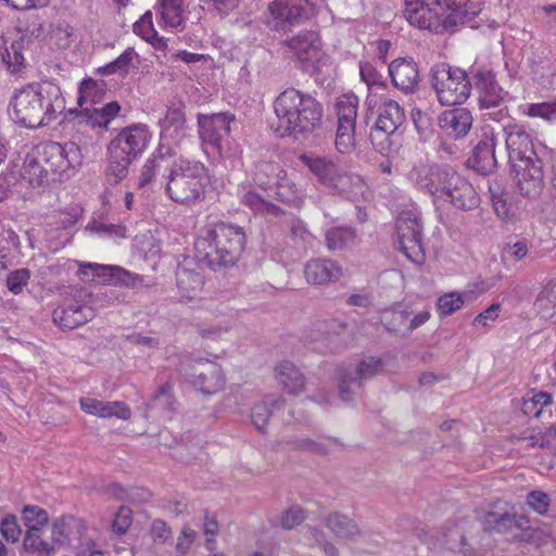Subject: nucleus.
I'll return each mask as SVG.
<instances>
[{
	"label": "nucleus",
	"instance_id": "nucleus-52",
	"mask_svg": "<svg viewBox=\"0 0 556 556\" xmlns=\"http://www.w3.org/2000/svg\"><path fill=\"white\" fill-rule=\"evenodd\" d=\"M408 319L409 312L406 309L386 312L382 317V321L389 331L401 332L403 334L408 333Z\"/></svg>",
	"mask_w": 556,
	"mask_h": 556
},
{
	"label": "nucleus",
	"instance_id": "nucleus-26",
	"mask_svg": "<svg viewBox=\"0 0 556 556\" xmlns=\"http://www.w3.org/2000/svg\"><path fill=\"white\" fill-rule=\"evenodd\" d=\"M450 167L447 166H435L426 163L416 164L408 174L412 182L418 188L426 190L428 193L438 197L442 187L444 174L447 173Z\"/></svg>",
	"mask_w": 556,
	"mask_h": 556
},
{
	"label": "nucleus",
	"instance_id": "nucleus-3",
	"mask_svg": "<svg viewBox=\"0 0 556 556\" xmlns=\"http://www.w3.org/2000/svg\"><path fill=\"white\" fill-rule=\"evenodd\" d=\"M247 242L242 227L228 223L211 225L194 242L197 257L212 268L233 266Z\"/></svg>",
	"mask_w": 556,
	"mask_h": 556
},
{
	"label": "nucleus",
	"instance_id": "nucleus-10",
	"mask_svg": "<svg viewBox=\"0 0 556 556\" xmlns=\"http://www.w3.org/2000/svg\"><path fill=\"white\" fill-rule=\"evenodd\" d=\"M383 370L382 358L375 356H366L356 364L339 367L336 370V376L341 400L345 402L353 400L365 381L372 379Z\"/></svg>",
	"mask_w": 556,
	"mask_h": 556
},
{
	"label": "nucleus",
	"instance_id": "nucleus-46",
	"mask_svg": "<svg viewBox=\"0 0 556 556\" xmlns=\"http://www.w3.org/2000/svg\"><path fill=\"white\" fill-rule=\"evenodd\" d=\"M286 226L288 228V236L293 244L305 248L312 243L314 237L303 220L290 216L286 220Z\"/></svg>",
	"mask_w": 556,
	"mask_h": 556
},
{
	"label": "nucleus",
	"instance_id": "nucleus-2",
	"mask_svg": "<svg viewBox=\"0 0 556 556\" xmlns=\"http://www.w3.org/2000/svg\"><path fill=\"white\" fill-rule=\"evenodd\" d=\"M279 136L298 137L312 131L323 116L321 104L308 93L294 88L282 91L274 101Z\"/></svg>",
	"mask_w": 556,
	"mask_h": 556
},
{
	"label": "nucleus",
	"instance_id": "nucleus-57",
	"mask_svg": "<svg viewBox=\"0 0 556 556\" xmlns=\"http://www.w3.org/2000/svg\"><path fill=\"white\" fill-rule=\"evenodd\" d=\"M172 386L169 382H165L154 393L151 403H147V409L161 408L172 409L173 397L170 394Z\"/></svg>",
	"mask_w": 556,
	"mask_h": 556
},
{
	"label": "nucleus",
	"instance_id": "nucleus-20",
	"mask_svg": "<svg viewBox=\"0 0 556 556\" xmlns=\"http://www.w3.org/2000/svg\"><path fill=\"white\" fill-rule=\"evenodd\" d=\"M471 86L479 94V105L482 109L500 106L506 92L497 84L494 72L486 66H472L470 70Z\"/></svg>",
	"mask_w": 556,
	"mask_h": 556
},
{
	"label": "nucleus",
	"instance_id": "nucleus-56",
	"mask_svg": "<svg viewBox=\"0 0 556 556\" xmlns=\"http://www.w3.org/2000/svg\"><path fill=\"white\" fill-rule=\"evenodd\" d=\"M410 116L420 138L427 140L432 134L431 116L419 108H414L410 112Z\"/></svg>",
	"mask_w": 556,
	"mask_h": 556
},
{
	"label": "nucleus",
	"instance_id": "nucleus-63",
	"mask_svg": "<svg viewBox=\"0 0 556 556\" xmlns=\"http://www.w3.org/2000/svg\"><path fill=\"white\" fill-rule=\"evenodd\" d=\"M85 231L99 235L101 237H110V236H122V227L114 224H104L98 220H91L85 227Z\"/></svg>",
	"mask_w": 556,
	"mask_h": 556
},
{
	"label": "nucleus",
	"instance_id": "nucleus-64",
	"mask_svg": "<svg viewBox=\"0 0 556 556\" xmlns=\"http://www.w3.org/2000/svg\"><path fill=\"white\" fill-rule=\"evenodd\" d=\"M304 519V510L299 506H291L283 513L280 522L282 528L291 530L300 525Z\"/></svg>",
	"mask_w": 556,
	"mask_h": 556
},
{
	"label": "nucleus",
	"instance_id": "nucleus-38",
	"mask_svg": "<svg viewBox=\"0 0 556 556\" xmlns=\"http://www.w3.org/2000/svg\"><path fill=\"white\" fill-rule=\"evenodd\" d=\"M325 525L339 539L355 540L361 535L357 523L339 513L329 515L325 520Z\"/></svg>",
	"mask_w": 556,
	"mask_h": 556
},
{
	"label": "nucleus",
	"instance_id": "nucleus-54",
	"mask_svg": "<svg viewBox=\"0 0 556 556\" xmlns=\"http://www.w3.org/2000/svg\"><path fill=\"white\" fill-rule=\"evenodd\" d=\"M463 305V295L459 292H450L438 299L437 311L441 317H445L460 309Z\"/></svg>",
	"mask_w": 556,
	"mask_h": 556
},
{
	"label": "nucleus",
	"instance_id": "nucleus-25",
	"mask_svg": "<svg viewBox=\"0 0 556 556\" xmlns=\"http://www.w3.org/2000/svg\"><path fill=\"white\" fill-rule=\"evenodd\" d=\"M392 84L399 90L414 92L419 84V70L412 59H395L389 65Z\"/></svg>",
	"mask_w": 556,
	"mask_h": 556
},
{
	"label": "nucleus",
	"instance_id": "nucleus-50",
	"mask_svg": "<svg viewBox=\"0 0 556 556\" xmlns=\"http://www.w3.org/2000/svg\"><path fill=\"white\" fill-rule=\"evenodd\" d=\"M134 33L154 47H160L163 43L153 26L152 13L150 11L146 12L140 20L134 24Z\"/></svg>",
	"mask_w": 556,
	"mask_h": 556
},
{
	"label": "nucleus",
	"instance_id": "nucleus-47",
	"mask_svg": "<svg viewBox=\"0 0 556 556\" xmlns=\"http://www.w3.org/2000/svg\"><path fill=\"white\" fill-rule=\"evenodd\" d=\"M79 520L74 518L56 519L51 527V541L56 546L68 543L73 529L79 527Z\"/></svg>",
	"mask_w": 556,
	"mask_h": 556
},
{
	"label": "nucleus",
	"instance_id": "nucleus-13",
	"mask_svg": "<svg viewBox=\"0 0 556 556\" xmlns=\"http://www.w3.org/2000/svg\"><path fill=\"white\" fill-rule=\"evenodd\" d=\"M282 47L287 49L290 58L298 62L305 72L315 73L324 59L320 36L315 30H301L296 35L283 40Z\"/></svg>",
	"mask_w": 556,
	"mask_h": 556
},
{
	"label": "nucleus",
	"instance_id": "nucleus-44",
	"mask_svg": "<svg viewBox=\"0 0 556 556\" xmlns=\"http://www.w3.org/2000/svg\"><path fill=\"white\" fill-rule=\"evenodd\" d=\"M359 100L354 93L340 96L336 101V113L339 123L356 124Z\"/></svg>",
	"mask_w": 556,
	"mask_h": 556
},
{
	"label": "nucleus",
	"instance_id": "nucleus-48",
	"mask_svg": "<svg viewBox=\"0 0 556 556\" xmlns=\"http://www.w3.org/2000/svg\"><path fill=\"white\" fill-rule=\"evenodd\" d=\"M28 43L29 40L22 36L20 40L13 41L11 46L5 49L3 61L12 72H17L25 66L24 50Z\"/></svg>",
	"mask_w": 556,
	"mask_h": 556
},
{
	"label": "nucleus",
	"instance_id": "nucleus-61",
	"mask_svg": "<svg viewBox=\"0 0 556 556\" xmlns=\"http://www.w3.org/2000/svg\"><path fill=\"white\" fill-rule=\"evenodd\" d=\"M132 523V510L126 506H121L112 521V530L116 534H125Z\"/></svg>",
	"mask_w": 556,
	"mask_h": 556
},
{
	"label": "nucleus",
	"instance_id": "nucleus-58",
	"mask_svg": "<svg viewBox=\"0 0 556 556\" xmlns=\"http://www.w3.org/2000/svg\"><path fill=\"white\" fill-rule=\"evenodd\" d=\"M0 533L8 542L16 543L20 541L22 529L14 515H7L2 518L0 522Z\"/></svg>",
	"mask_w": 556,
	"mask_h": 556
},
{
	"label": "nucleus",
	"instance_id": "nucleus-32",
	"mask_svg": "<svg viewBox=\"0 0 556 556\" xmlns=\"http://www.w3.org/2000/svg\"><path fill=\"white\" fill-rule=\"evenodd\" d=\"M278 384L289 394H300L304 390L305 379L300 369L289 361L279 362L274 368Z\"/></svg>",
	"mask_w": 556,
	"mask_h": 556
},
{
	"label": "nucleus",
	"instance_id": "nucleus-21",
	"mask_svg": "<svg viewBox=\"0 0 556 556\" xmlns=\"http://www.w3.org/2000/svg\"><path fill=\"white\" fill-rule=\"evenodd\" d=\"M188 381L204 394H215L225 386V377L218 363L211 359H198L187 374Z\"/></svg>",
	"mask_w": 556,
	"mask_h": 556
},
{
	"label": "nucleus",
	"instance_id": "nucleus-7",
	"mask_svg": "<svg viewBox=\"0 0 556 556\" xmlns=\"http://www.w3.org/2000/svg\"><path fill=\"white\" fill-rule=\"evenodd\" d=\"M478 10L460 12L455 0H438L437 4L430 1L404 16L409 25L435 34L453 31L465 20L471 18Z\"/></svg>",
	"mask_w": 556,
	"mask_h": 556
},
{
	"label": "nucleus",
	"instance_id": "nucleus-5",
	"mask_svg": "<svg viewBox=\"0 0 556 556\" xmlns=\"http://www.w3.org/2000/svg\"><path fill=\"white\" fill-rule=\"evenodd\" d=\"M208 169L200 161L179 157L170 166L166 193L177 203L193 205L205 197Z\"/></svg>",
	"mask_w": 556,
	"mask_h": 556
},
{
	"label": "nucleus",
	"instance_id": "nucleus-1",
	"mask_svg": "<svg viewBox=\"0 0 556 556\" xmlns=\"http://www.w3.org/2000/svg\"><path fill=\"white\" fill-rule=\"evenodd\" d=\"M10 106L20 124L38 128L50 124L64 111L65 100L56 84L45 80L16 90Z\"/></svg>",
	"mask_w": 556,
	"mask_h": 556
},
{
	"label": "nucleus",
	"instance_id": "nucleus-9",
	"mask_svg": "<svg viewBox=\"0 0 556 556\" xmlns=\"http://www.w3.org/2000/svg\"><path fill=\"white\" fill-rule=\"evenodd\" d=\"M431 86L442 105L464 103L470 96L471 80L459 67H451L446 63L434 65L430 72Z\"/></svg>",
	"mask_w": 556,
	"mask_h": 556
},
{
	"label": "nucleus",
	"instance_id": "nucleus-4",
	"mask_svg": "<svg viewBox=\"0 0 556 556\" xmlns=\"http://www.w3.org/2000/svg\"><path fill=\"white\" fill-rule=\"evenodd\" d=\"M151 135L146 126L134 125L122 129L108 146L105 179L117 185L128 175L129 166L143 153Z\"/></svg>",
	"mask_w": 556,
	"mask_h": 556
},
{
	"label": "nucleus",
	"instance_id": "nucleus-43",
	"mask_svg": "<svg viewBox=\"0 0 556 556\" xmlns=\"http://www.w3.org/2000/svg\"><path fill=\"white\" fill-rule=\"evenodd\" d=\"M325 240L328 250H341L354 244L355 232L350 227H332L326 231Z\"/></svg>",
	"mask_w": 556,
	"mask_h": 556
},
{
	"label": "nucleus",
	"instance_id": "nucleus-59",
	"mask_svg": "<svg viewBox=\"0 0 556 556\" xmlns=\"http://www.w3.org/2000/svg\"><path fill=\"white\" fill-rule=\"evenodd\" d=\"M527 505L536 514L545 515L551 506V496L541 490L531 491L527 495Z\"/></svg>",
	"mask_w": 556,
	"mask_h": 556
},
{
	"label": "nucleus",
	"instance_id": "nucleus-34",
	"mask_svg": "<svg viewBox=\"0 0 556 556\" xmlns=\"http://www.w3.org/2000/svg\"><path fill=\"white\" fill-rule=\"evenodd\" d=\"M20 176L22 182L33 188L41 187L48 181L49 174L34 150L26 155Z\"/></svg>",
	"mask_w": 556,
	"mask_h": 556
},
{
	"label": "nucleus",
	"instance_id": "nucleus-11",
	"mask_svg": "<svg viewBox=\"0 0 556 556\" xmlns=\"http://www.w3.org/2000/svg\"><path fill=\"white\" fill-rule=\"evenodd\" d=\"M315 14L309 0H274L267 10L266 25L275 31L288 33Z\"/></svg>",
	"mask_w": 556,
	"mask_h": 556
},
{
	"label": "nucleus",
	"instance_id": "nucleus-51",
	"mask_svg": "<svg viewBox=\"0 0 556 556\" xmlns=\"http://www.w3.org/2000/svg\"><path fill=\"white\" fill-rule=\"evenodd\" d=\"M523 113L532 118H542L546 122H556V98L545 102L527 104Z\"/></svg>",
	"mask_w": 556,
	"mask_h": 556
},
{
	"label": "nucleus",
	"instance_id": "nucleus-23",
	"mask_svg": "<svg viewBox=\"0 0 556 556\" xmlns=\"http://www.w3.org/2000/svg\"><path fill=\"white\" fill-rule=\"evenodd\" d=\"M500 132L490 126L483 128L482 138L476 146L470 159L472 166L481 174L486 175L496 167L495 147Z\"/></svg>",
	"mask_w": 556,
	"mask_h": 556
},
{
	"label": "nucleus",
	"instance_id": "nucleus-37",
	"mask_svg": "<svg viewBox=\"0 0 556 556\" xmlns=\"http://www.w3.org/2000/svg\"><path fill=\"white\" fill-rule=\"evenodd\" d=\"M23 548L29 556H53L55 545L45 539V530H26L23 540Z\"/></svg>",
	"mask_w": 556,
	"mask_h": 556
},
{
	"label": "nucleus",
	"instance_id": "nucleus-28",
	"mask_svg": "<svg viewBox=\"0 0 556 556\" xmlns=\"http://www.w3.org/2000/svg\"><path fill=\"white\" fill-rule=\"evenodd\" d=\"M79 405L83 412L99 418L116 417L128 420L131 416L130 407L122 402H105L94 397H80Z\"/></svg>",
	"mask_w": 556,
	"mask_h": 556
},
{
	"label": "nucleus",
	"instance_id": "nucleus-35",
	"mask_svg": "<svg viewBox=\"0 0 556 556\" xmlns=\"http://www.w3.org/2000/svg\"><path fill=\"white\" fill-rule=\"evenodd\" d=\"M176 155V150L166 143H160L155 152L149 157L143 164L140 175L138 178V187L146 188L151 184L157 169L161 167V163L166 157H173Z\"/></svg>",
	"mask_w": 556,
	"mask_h": 556
},
{
	"label": "nucleus",
	"instance_id": "nucleus-30",
	"mask_svg": "<svg viewBox=\"0 0 556 556\" xmlns=\"http://www.w3.org/2000/svg\"><path fill=\"white\" fill-rule=\"evenodd\" d=\"M405 114L401 105L389 98H382L378 106L375 131L386 136L393 135L404 123Z\"/></svg>",
	"mask_w": 556,
	"mask_h": 556
},
{
	"label": "nucleus",
	"instance_id": "nucleus-36",
	"mask_svg": "<svg viewBox=\"0 0 556 556\" xmlns=\"http://www.w3.org/2000/svg\"><path fill=\"white\" fill-rule=\"evenodd\" d=\"M285 405V399L276 395H267L255 403L251 409V420L258 431H264L275 409Z\"/></svg>",
	"mask_w": 556,
	"mask_h": 556
},
{
	"label": "nucleus",
	"instance_id": "nucleus-53",
	"mask_svg": "<svg viewBox=\"0 0 556 556\" xmlns=\"http://www.w3.org/2000/svg\"><path fill=\"white\" fill-rule=\"evenodd\" d=\"M136 58V51L132 48H128L116 60L106 64L103 67V73L106 75L117 73L125 75L129 72L131 64Z\"/></svg>",
	"mask_w": 556,
	"mask_h": 556
},
{
	"label": "nucleus",
	"instance_id": "nucleus-27",
	"mask_svg": "<svg viewBox=\"0 0 556 556\" xmlns=\"http://www.w3.org/2000/svg\"><path fill=\"white\" fill-rule=\"evenodd\" d=\"M188 136V127L182 104L167 109L164 119L161 122V143L173 141L178 146Z\"/></svg>",
	"mask_w": 556,
	"mask_h": 556
},
{
	"label": "nucleus",
	"instance_id": "nucleus-12",
	"mask_svg": "<svg viewBox=\"0 0 556 556\" xmlns=\"http://www.w3.org/2000/svg\"><path fill=\"white\" fill-rule=\"evenodd\" d=\"M77 275L85 282H99L131 289L150 288L143 277L115 265L78 262Z\"/></svg>",
	"mask_w": 556,
	"mask_h": 556
},
{
	"label": "nucleus",
	"instance_id": "nucleus-45",
	"mask_svg": "<svg viewBox=\"0 0 556 556\" xmlns=\"http://www.w3.org/2000/svg\"><path fill=\"white\" fill-rule=\"evenodd\" d=\"M357 130L354 123H337L336 149L340 153H350L356 147Z\"/></svg>",
	"mask_w": 556,
	"mask_h": 556
},
{
	"label": "nucleus",
	"instance_id": "nucleus-60",
	"mask_svg": "<svg viewBox=\"0 0 556 556\" xmlns=\"http://www.w3.org/2000/svg\"><path fill=\"white\" fill-rule=\"evenodd\" d=\"M29 278L30 271L27 268L13 270L7 277V287L12 293L20 294L27 286Z\"/></svg>",
	"mask_w": 556,
	"mask_h": 556
},
{
	"label": "nucleus",
	"instance_id": "nucleus-55",
	"mask_svg": "<svg viewBox=\"0 0 556 556\" xmlns=\"http://www.w3.org/2000/svg\"><path fill=\"white\" fill-rule=\"evenodd\" d=\"M552 403L551 394L546 392H536L531 399H525L522 403V412L527 416L539 417L542 413V408Z\"/></svg>",
	"mask_w": 556,
	"mask_h": 556
},
{
	"label": "nucleus",
	"instance_id": "nucleus-62",
	"mask_svg": "<svg viewBox=\"0 0 556 556\" xmlns=\"http://www.w3.org/2000/svg\"><path fill=\"white\" fill-rule=\"evenodd\" d=\"M197 538L198 533L193 529H191L189 526L182 527L179 535L177 536V542L175 545L176 553L179 556L186 555L190 551Z\"/></svg>",
	"mask_w": 556,
	"mask_h": 556
},
{
	"label": "nucleus",
	"instance_id": "nucleus-31",
	"mask_svg": "<svg viewBox=\"0 0 556 556\" xmlns=\"http://www.w3.org/2000/svg\"><path fill=\"white\" fill-rule=\"evenodd\" d=\"M304 275L311 285H325L337 281L342 276V269L334 261L313 258L305 264Z\"/></svg>",
	"mask_w": 556,
	"mask_h": 556
},
{
	"label": "nucleus",
	"instance_id": "nucleus-15",
	"mask_svg": "<svg viewBox=\"0 0 556 556\" xmlns=\"http://www.w3.org/2000/svg\"><path fill=\"white\" fill-rule=\"evenodd\" d=\"M443 181L438 199H442L451 203L459 210H473L480 204V197L472 184L453 168H448L447 173H443Z\"/></svg>",
	"mask_w": 556,
	"mask_h": 556
},
{
	"label": "nucleus",
	"instance_id": "nucleus-33",
	"mask_svg": "<svg viewBox=\"0 0 556 556\" xmlns=\"http://www.w3.org/2000/svg\"><path fill=\"white\" fill-rule=\"evenodd\" d=\"M204 285L200 273L180 268L177 271V288L181 302H190L199 299Z\"/></svg>",
	"mask_w": 556,
	"mask_h": 556
},
{
	"label": "nucleus",
	"instance_id": "nucleus-24",
	"mask_svg": "<svg viewBox=\"0 0 556 556\" xmlns=\"http://www.w3.org/2000/svg\"><path fill=\"white\" fill-rule=\"evenodd\" d=\"M93 316V309L78 301L64 302L52 314L53 323L64 330L80 327L91 320Z\"/></svg>",
	"mask_w": 556,
	"mask_h": 556
},
{
	"label": "nucleus",
	"instance_id": "nucleus-42",
	"mask_svg": "<svg viewBox=\"0 0 556 556\" xmlns=\"http://www.w3.org/2000/svg\"><path fill=\"white\" fill-rule=\"evenodd\" d=\"M241 203L248 206L255 214L265 216H278L280 208L266 201L258 193L252 190H247L241 194Z\"/></svg>",
	"mask_w": 556,
	"mask_h": 556
},
{
	"label": "nucleus",
	"instance_id": "nucleus-8",
	"mask_svg": "<svg viewBox=\"0 0 556 556\" xmlns=\"http://www.w3.org/2000/svg\"><path fill=\"white\" fill-rule=\"evenodd\" d=\"M104 94L103 86L96 80L88 78L80 83L77 99L79 111L76 115L78 125H86L91 128L99 127L102 129L109 127V124L119 113L121 106L116 101H112L98 108L97 105L102 102Z\"/></svg>",
	"mask_w": 556,
	"mask_h": 556
},
{
	"label": "nucleus",
	"instance_id": "nucleus-49",
	"mask_svg": "<svg viewBox=\"0 0 556 556\" xmlns=\"http://www.w3.org/2000/svg\"><path fill=\"white\" fill-rule=\"evenodd\" d=\"M22 520L26 530L38 529L43 531L48 526V513L36 505H26L22 509Z\"/></svg>",
	"mask_w": 556,
	"mask_h": 556
},
{
	"label": "nucleus",
	"instance_id": "nucleus-6",
	"mask_svg": "<svg viewBox=\"0 0 556 556\" xmlns=\"http://www.w3.org/2000/svg\"><path fill=\"white\" fill-rule=\"evenodd\" d=\"M300 160L331 193L352 201L365 194L367 187L362 177L350 172L344 164L329 157L305 154Z\"/></svg>",
	"mask_w": 556,
	"mask_h": 556
},
{
	"label": "nucleus",
	"instance_id": "nucleus-29",
	"mask_svg": "<svg viewBox=\"0 0 556 556\" xmlns=\"http://www.w3.org/2000/svg\"><path fill=\"white\" fill-rule=\"evenodd\" d=\"M471 125V113L465 108L444 111L439 117L440 129L452 139L465 137L469 132Z\"/></svg>",
	"mask_w": 556,
	"mask_h": 556
},
{
	"label": "nucleus",
	"instance_id": "nucleus-17",
	"mask_svg": "<svg viewBox=\"0 0 556 556\" xmlns=\"http://www.w3.org/2000/svg\"><path fill=\"white\" fill-rule=\"evenodd\" d=\"M235 116L230 113H216L198 116L199 136L204 144H208L220 156H224V142L230 132Z\"/></svg>",
	"mask_w": 556,
	"mask_h": 556
},
{
	"label": "nucleus",
	"instance_id": "nucleus-19",
	"mask_svg": "<svg viewBox=\"0 0 556 556\" xmlns=\"http://www.w3.org/2000/svg\"><path fill=\"white\" fill-rule=\"evenodd\" d=\"M501 132L510 164L538 156L532 137L523 125L508 121L501 125Z\"/></svg>",
	"mask_w": 556,
	"mask_h": 556
},
{
	"label": "nucleus",
	"instance_id": "nucleus-22",
	"mask_svg": "<svg viewBox=\"0 0 556 556\" xmlns=\"http://www.w3.org/2000/svg\"><path fill=\"white\" fill-rule=\"evenodd\" d=\"M484 528L500 533H511L514 530H526L530 528V520L525 515L516 514L513 508L496 507L484 516Z\"/></svg>",
	"mask_w": 556,
	"mask_h": 556
},
{
	"label": "nucleus",
	"instance_id": "nucleus-16",
	"mask_svg": "<svg viewBox=\"0 0 556 556\" xmlns=\"http://www.w3.org/2000/svg\"><path fill=\"white\" fill-rule=\"evenodd\" d=\"M34 151L43 163L48 174H62L70 168L79 166L83 161L79 146L72 141L64 144L49 142L42 146L41 149H36Z\"/></svg>",
	"mask_w": 556,
	"mask_h": 556
},
{
	"label": "nucleus",
	"instance_id": "nucleus-18",
	"mask_svg": "<svg viewBox=\"0 0 556 556\" xmlns=\"http://www.w3.org/2000/svg\"><path fill=\"white\" fill-rule=\"evenodd\" d=\"M511 170L520 194L538 197L544 187L543 164L539 156L511 163Z\"/></svg>",
	"mask_w": 556,
	"mask_h": 556
},
{
	"label": "nucleus",
	"instance_id": "nucleus-40",
	"mask_svg": "<svg viewBox=\"0 0 556 556\" xmlns=\"http://www.w3.org/2000/svg\"><path fill=\"white\" fill-rule=\"evenodd\" d=\"M283 174L279 164L262 161L255 165L254 181L261 188H271L275 185H279Z\"/></svg>",
	"mask_w": 556,
	"mask_h": 556
},
{
	"label": "nucleus",
	"instance_id": "nucleus-39",
	"mask_svg": "<svg viewBox=\"0 0 556 556\" xmlns=\"http://www.w3.org/2000/svg\"><path fill=\"white\" fill-rule=\"evenodd\" d=\"M157 14L166 28L177 29L184 23L181 0H159Z\"/></svg>",
	"mask_w": 556,
	"mask_h": 556
},
{
	"label": "nucleus",
	"instance_id": "nucleus-41",
	"mask_svg": "<svg viewBox=\"0 0 556 556\" xmlns=\"http://www.w3.org/2000/svg\"><path fill=\"white\" fill-rule=\"evenodd\" d=\"M536 313L544 319L556 315V282L546 285L534 302Z\"/></svg>",
	"mask_w": 556,
	"mask_h": 556
},
{
	"label": "nucleus",
	"instance_id": "nucleus-14",
	"mask_svg": "<svg viewBox=\"0 0 556 556\" xmlns=\"http://www.w3.org/2000/svg\"><path fill=\"white\" fill-rule=\"evenodd\" d=\"M396 243L404 255L416 264L425 261L422 232L419 218L410 211L403 212L396 218Z\"/></svg>",
	"mask_w": 556,
	"mask_h": 556
}]
</instances>
